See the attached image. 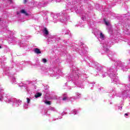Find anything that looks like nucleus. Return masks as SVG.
<instances>
[{"label": "nucleus", "instance_id": "f257e3e1", "mask_svg": "<svg viewBox=\"0 0 130 130\" xmlns=\"http://www.w3.org/2000/svg\"><path fill=\"white\" fill-rule=\"evenodd\" d=\"M34 52L37 54H40V53H41V51H40V49H39V48H35Z\"/></svg>", "mask_w": 130, "mask_h": 130}, {"label": "nucleus", "instance_id": "f03ea898", "mask_svg": "<svg viewBox=\"0 0 130 130\" xmlns=\"http://www.w3.org/2000/svg\"><path fill=\"white\" fill-rule=\"evenodd\" d=\"M20 13H21V14H24V15H25V16H28V15H29V14H28V13L26 12V11L25 10H24V9H22V10H21V11H20Z\"/></svg>", "mask_w": 130, "mask_h": 130}, {"label": "nucleus", "instance_id": "7ed1b4c3", "mask_svg": "<svg viewBox=\"0 0 130 130\" xmlns=\"http://www.w3.org/2000/svg\"><path fill=\"white\" fill-rule=\"evenodd\" d=\"M41 96H42V93H40V92H37L35 94V98H38V97H40Z\"/></svg>", "mask_w": 130, "mask_h": 130}, {"label": "nucleus", "instance_id": "20e7f679", "mask_svg": "<svg viewBox=\"0 0 130 130\" xmlns=\"http://www.w3.org/2000/svg\"><path fill=\"white\" fill-rule=\"evenodd\" d=\"M44 33L46 35H48L49 34L48 30H47V28L46 27H45L44 29Z\"/></svg>", "mask_w": 130, "mask_h": 130}, {"label": "nucleus", "instance_id": "39448f33", "mask_svg": "<svg viewBox=\"0 0 130 130\" xmlns=\"http://www.w3.org/2000/svg\"><path fill=\"white\" fill-rule=\"evenodd\" d=\"M104 21L105 22V24H106V25H107V26H109V22L108 21H106L105 19H104Z\"/></svg>", "mask_w": 130, "mask_h": 130}, {"label": "nucleus", "instance_id": "423d86ee", "mask_svg": "<svg viewBox=\"0 0 130 130\" xmlns=\"http://www.w3.org/2000/svg\"><path fill=\"white\" fill-rule=\"evenodd\" d=\"M46 104H47L48 105H51V102L50 101H46L45 102Z\"/></svg>", "mask_w": 130, "mask_h": 130}, {"label": "nucleus", "instance_id": "0eeeda50", "mask_svg": "<svg viewBox=\"0 0 130 130\" xmlns=\"http://www.w3.org/2000/svg\"><path fill=\"white\" fill-rule=\"evenodd\" d=\"M100 38L103 39L104 38V35L102 32L100 33Z\"/></svg>", "mask_w": 130, "mask_h": 130}, {"label": "nucleus", "instance_id": "6e6552de", "mask_svg": "<svg viewBox=\"0 0 130 130\" xmlns=\"http://www.w3.org/2000/svg\"><path fill=\"white\" fill-rule=\"evenodd\" d=\"M42 60L44 63L47 62V60L46 58H43Z\"/></svg>", "mask_w": 130, "mask_h": 130}, {"label": "nucleus", "instance_id": "1a4fd4ad", "mask_svg": "<svg viewBox=\"0 0 130 130\" xmlns=\"http://www.w3.org/2000/svg\"><path fill=\"white\" fill-rule=\"evenodd\" d=\"M67 99H68V97L67 96H64L62 98L63 101H65V100H67Z\"/></svg>", "mask_w": 130, "mask_h": 130}, {"label": "nucleus", "instance_id": "9d476101", "mask_svg": "<svg viewBox=\"0 0 130 130\" xmlns=\"http://www.w3.org/2000/svg\"><path fill=\"white\" fill-rule=\"evenodd\" d=\"M26 100H27V103H30V99L27 98H26Z\"/></svg>", "mask_w": 130, "mask_h": 130}, {"label": "nucleus", "instance_id": "9b49d317", "mask_svg": "<svg viewBox=\"0 0 130 130\" xmlns=\"http://www.w3.org/2000/svg\"><path fill=\"white\" fill-rule=\"evenodd\" d=\"M23 3L24 4H26L27 3V0H24Z\"/></svg>", "mask_w": 130, "mask_h": 130}, {"label": "nucleus", "instance_id": "f8f14e48", "mask_svg": "<svg viewBox=\"0 0 130 130\" xmlns=\"http://www.w3.org/2000/svg\"><path fill=\"white\" fill-rule=\"evenodd\" d=\"M128 115V113H125V114H124V116H127Z\"/></svg>", "mask_w": 130, "mask_h": 130}, {"label": "nucleus", "instance_id": "ddd939ff", "mask_svg": "<svg viewBox=\"0 0 130 130\" xmlns=\"http://www.w3.org/2000/svg\"><path fill=\"white\" fill-rule=\"evenodd\" d=\"M0 48H2V46H0Z\"/></svg>", "mask_w": 130, "mask_h": 130}]
</instances>
